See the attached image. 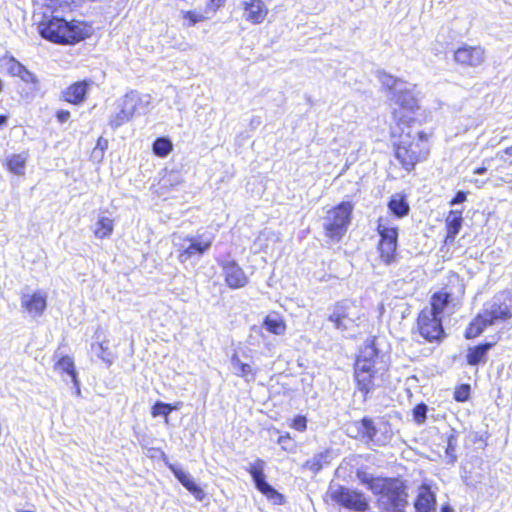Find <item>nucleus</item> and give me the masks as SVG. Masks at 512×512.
Wrapping results in <instances>:
<instances>
[{"mask_svg":"<svg viewBox=\"0 0 512 512\" xmlns=\"http://www.w3.org/2000/svg\"><path fill=\"white\" fill-rule=\"evenodd\" d=\"M353 204L349 201L342 202L330 209L323 219V228L326 237L338 242L345 235L351 221Z\"/></svg>","mask_w":512,"mask_h":512,"instance_id":"nucleus-5","label":"nucleus"},{"mask_svg":"<svg viewBox=\"0 0 512 512\" xmlns=\"http://www.w3.org/2000/svg\"><path fill=\"white\" fill-rule=\"evenodd\" d=\"M263 327L275 335H282L286 330L285 323L277 315H268L263 322Z\"/></svg>","mask_w":512,"mask_h":512,"instance_id":"nucleus-30","label":"nucleus"},{"mask_svg":"<svg viewBox=\"0 0 512 512\" xmlns=\"http://www.w3.org/2000/svg\"><path fill=\"white\" fill-rule=\"evenodd\" d=\"M470 395V386L468 384H462L454 392V399L458 402H465L468 400Z\"/></svg>","mask_w":512,"mask_h":512,"instance_id":"nucleus-43","label":"nucleus"},{"mask_svg":"<svg viewBox=\"0 0 512 512\" xmlns=\"http://www.w3.org/2000/svg\"><path fill=\"white\" fill-rule=\"evenodd\" d=\"M449 303V294L437 292L431 298V307L423 311H431L434 316L441 317L442 312Z\"/></svg>","mask_w":512,"mask_h":512,"instance_id":"nucleus-28","label":"nucleus"},{"mask_svg":"<svg viewBox=\"0 0 512 512\" xmlns=\"http://www.w3.org/2000/svg\"><path fill=\"white\" fill-rule=\"evenodd\" d=\"M243 17L252 24H260L268 14V8L262 0H249L243 2Z\"/></svg>","mask_w":512,"mask_h":512,"instance_id":"nucleus-17","label":"nucleus"},{"mask_svg":"<svg viewBox=\"0 0 512 512\" xmlns=\"http://www.w3.org/2000/svg\"><path fill=\"white\" fill-rule=\"evenodd\" d=\"M377 497L376 504L381 512H405L408 506L407 485L399 478H385L372 486Z\"/></svg>","mask_w":512,"mask_h":512,"instance_id":"nucleus-2","label":"nucleus"},{"mask_svg":"<svg viewBox=\"0 0 512 512\" xmlns=\"http://www.w3.org/2000/svg\"><path fill=\"white\" fill-rule=\"evenodd\" d=\"M113 232V221L108 217H101L95 226L94 234L97 238L103 239Z\"/></svg>","mask_w":512,"mask_h":512,"instance_id":"nucleus-34","label":"nucleus"},{"mask_svg":"<svg viewBox=\"0 0 512 512\" xmlns=\"http://www.w3.org/2000/svg\"><path fill=\"white\" fill-rule=\"evenodd\" d=\"M367 419L368 417H364L362 418L361 420L359 421H356V425L357 427L359 428V436H358V440L362 441L365 443V435H366V425L367 424Z\"/></svg>","mask_w":512,"mask_h":512,"instance_id":"nucleus-45","label":"nucleus"},{"mask_svg":"<svg viewBox=\"0 0 512 512\" xmlns=\"http://www.w3.org/2000/svg\"><path fill=\"white\" fill-rule=\"evenodd\" d=\"M21 305L33 316H40L46 308V295L40 291L29 294H22Z\"/></svg>","mask_w":512,"mask_h":512,"instance_id":"nucleus-19","label":"nucleus"},{"mask_svg":"<svg viewBox=\"0 0 512 512\" xmlns=\"http://www.w3.org/2000/svg\"><path fill=\"white\" fill-rule=\"evenodd\" d=\"M329 495L333 502L354 512H365L369 508V502L363 493L341 485L331 486Z\"/></svg>","mask_w":512,"mask_h":512,"instance_id":"nucleus-8","label":"nucleus"},{"mask_svg":"<svg viewBox=\"0 0 512 512\" xmlns=\"http://www.w3.org/2000/svg\"><path fill=\"white\" fill-rule=\"evenodd\" d=\"M185 19L190 21L191 25H195L197 22L201 20V16L197 15L195 12L188 11L184 15Z\"/></svg>","mask_w":512,"mask_h":512,"instance_id":"nucleus-49","label":"nucleus"},{"mask_svg":"<svg viewBox=\"0 0 512 512\" xmlns=\"http://www.w3.org/2000/svg\"><path fill=\"white\" fill-rule=\"evenodd\" d=\"M172 150V143L166 137H159L153 143V152L159 157H166Z\"/></svg>","mask_w":512,"mask_h":512,"instance_id":"nucleus-36","label":"nucleus"},{"mask_svg":"<svg viewBox=\"0 0 512 512\" xmlns=\"http://www.w3.org/2000/svg\"><path fill=\"white\" fill-rule=\"evenodd\" d=\"M463 223L462 211L451 210L446 218L447 235L445 242H453L459 233Z\"/></svg>","mask_w":512,"mask_h":512,"instance_id":"nucleus-24","label":"nucleus"},{"mask_svg":"<svg viewBox=\"0 0 512 512\" xmlns=\"http://www.w3.org/2000/svg\"><path fill=\"white\" fill-rule=\"evenodd\" d=\"M454 59L461 65L477 67L484 62V49L480 46L465 45L455 51Z\"/></svg>","mask_w":512,"mask_h":512,"instance_id":"nucleus-15","label":"nucleus"},{"mask_svg":"<svg viewBox=\"0 0 512 512\" xmlns=\"http://www.w3.org/2000/svg\"><path fill=\"white\" fill-rule=\"evenodd\" d=\"M226 0H211L212 9H218L225 3Z\"/></svg>","mask_w":512,"mask_h":512,"instance_id":"nucleus-53","label":"nucleus"},{"mask_svg":"<svg viewBox=\"0 0 512 512\" xmlns=\"http://www.w3.org/2000/svg\"><path fill=\"white\" fill-rule=\"evenodd\" d=\"M126 112L133 118L135 114H145L151 103V96L130 91L120 101Z\"/></svg>","mask_w":512,"mask_h":512,"instance_id":"nucleus-13","label":"nucleus"},{"mask_svg":"<svg viewBox=\"0 0 512 512\" xmlns=\"http://www.w3.org/2000/svg\"><path fill=\"white\" fill-rule=\"evenodd\" d=\"M57 119L60 123L66 122L70 117V112L67 110H60L57 112Z\"/></svg>","mask_w":512,"mask_h":512,"instance_id":"nucleus-50","label":"nucleus"},{"mask_svg":"<svg viewBox=\"0 0 512 512\" xmlns=\"http://www.w3.org/2000/svg\"><path fill=\"white\" fill-rule=\"evenodd\" d=\"M71 380H72L73 385H74V388H75V394H76L77 396H80V394H81V389H80V383H79V380H78L77 376H76V377H74V378H72Z\"/></svg>","mask_w":512,"mask_h":512,"instance_id":"nucleus-52","label":"nucleus"},{"mask_svg":"<svg viewBox=\"0 0 512 512\" xmlns=\"http://www.w3.org/2000/svg\"><path fill=\"white\" fill-rule=\"evenodd\" d=\"M419 334L428 342L441 341L445 337L441 317L434 316L431 311H421L417 318Z\"/></svg>","mask_w":512,"mask_h":512,"instance_id":"nucleus-10","label":"nucleus"},{"mask_svg":"<svg viewBox=\"0 0 512 512\" xmlns=\"http://www.w3.org/2000/svg\"><path fill=\"white\" fill-rule=\"evenodd\" d=\"M492 346V343L486 342L469 348L466 355L467 363L471 366L485 363L487 360V353Z\"/></svg>","mask_w":512,"mask_h":512,"instance_id":"nucleus-25","label":"nucleus"},{"mask_svg":"<svg viewBox=\"0 0 512 512\" xmlns=\"http://www.w3.org/2000/svg\"><path fill=\"white\" fill-rule=\"evenodd\" d=\"M441 512H452V509L449 506L442 507Z\"/></svg>","mask_w":512,"mask_h":512,"instance_id":"nucleus-57","label":"nucleus"},{"mask_svg":"<svg viewBox=\"0 0 512 512\" xmlns=\"http://www.w3.org/2000/svg\"><path fill=\"white\" fill-rule=\"evenodd\" d=\"M497 156L500 160L512 164V145L505 150L498 152Z\"/></svg>","mask_w":512,"mask_h":512,"instance_id":"nucleus-46","label":"nucleus"},{"mask_svg":"<svg viewBox=\"0 0 512 512\" xmlns=\"http://www.w3.org/2000/svg\"><path fill=\"white\" fill-rule=\"evenodd\" d=\"M89 83L87 81H80L70 85L64 92L63 98L65 101L72 104H79L84 101Z\"/></svg>","mask_w":512,"mask_h":512,"instance_id":"nucleus-23","label":"nucleus"},{"mask_svg":"<svg viewBox=\"0 0 512 512\" xmlns=\"http://www.w3.org/2000/svg\"><path fill=\"white\" fill-rule=\"evenodd\" d=\"M352 303L349 301H342L335 304L331 309L328 320L334 324V327L338 330H345L347 325L345 324L346 319H350L349 310L352 307Z\"/></svg>","mask_w":512,"mask_h":512,"instance_id":"nucleus-21","label":"nucleus"},{"mask_svg":"<svg viewBox=\"0 0 512 512\" xmlns=\"http://www.w3.org/2000/svg\"><path fill=\"white\" fill-rule=\"evenodd\" d=\"M7 71L11 76L19 77L25 83L36 84L37 78L34 73L30 72L23 64L11 57L7 64Z\"/></svg>","mask_w":512,"mask_h":512,"instance_id":"nucleus-22","label":"nucleus"},{"mask_svg":"<svg viewBox=\"0 0 512 512\" xmlns=\"http://www.w3.org/2000/svg\"><path fill=\"white\" fill-rule=\"evenodd\" d=\"M388 222V219L380 218L377 226L378 233L381 236L379 251L386 263H390L393 260L398 239V228L389 226Z\"/></svg>","mask_w":512,"mask_h":512,"instance_id":"nucleus-9","label":"nucleus"},{"mask_svg":"<svg viewBox=\"0 0 512 512\" xmlns=\"http://www.w3.org/2000/svg\"><path fill=\"white\" fill-rule=\"evenodd\" d=\"M366 425V435H365V443L366 444H374V445H377V446H382L385 444L386 442V438H382L378 435L379 433V429L377 428V426L375 425L373 419L369 418L367 419V424Z\"/></svg>","mask_w":512,"mask_h":512,"instance_id":"nucleus-29","label":"nucleus"},{"mask_svg":"<svg viewBox=\"0 0 512 512\" xmlns=\"http://www.w3.org/2000/svg\"><path fill=\"white\" fill-rule=\"evenodd\" d=\"M8 117L6 115H0V127L7 124Z\"/></svg>","mask_w":512,"mask_h":512,"instance_id":"nucleus-56","label":"nucleus"},{"mask_svg":"<svg viewBox=\"0 0 512 512\" xmlns=\"http://www.w3.org/2000/svg\"><path fill=\"white\" fill-rule=\"evenodd\" d=\"M214 238L215 236L211 232H203L181 238V242L175 243L178 251V260L181 263H185L193 257L202 256L211 248Z\"/></svg>","mask_w":512,"mask_h":512,"instance_id":"nucleus-7","label":"nucleus"},{"mask_svg":"<svg viewBox=\"0 0 512 512\" xmlns=\"http://www.w3.org/2000/svg\"><path fill=\"white\" fill-rule=\"evenodd\" d=\"M103 156H104V148H101L100 150L98 149V147H95L93 149V152H92V158L97 160V161H101L103 159Z\"/></svg>","mask_w":512,"mask_h":512,"instance_id":"nucleus-51","label":"nucleus"},{"mask_svg":"<svg viewBox=\"0 0 512 512\" xmlns=\"http://www.w3.org/2000/svg\"><path fill=\"white\" fill-rule=\"evenodd\" d=\"M265 462L258 458L254 463H251L247 471L251 475L255 487L269 499L277 500L282 499V495L275 490L267 481L264 474Z\"/></svg>","mask_w":512,"mask_h":512,"instance_id":"nucleus-12","label":"nucleus"},{"mask_svg":"<svg viewBox=\"0 0 512 512\" xmlns=\"http://www.w3.org/2000/svg\"><path fill=\"white\" fill-rule=\"evenodd\" d=\"M220 265L225 281L230 288L238 289L247 285L248 277L236 261L224 260Z\"/></svg>","mask_w":512,"mask_h":512,"instance_id":"nucleus-14","label":"nucleus"},{"mask_svg":"<svg viewBox=\"0 0 512 512\" xmlns=\"http://www.w3.org/2000/svg\"><path fill=\"white\" fill-rule=\"evenodd\" d=\"M482 315L489 325H494L500 321H506L512 317L509 305L501 302L497 297H495L489 306L484 309Z\"/></svg>","mask_w":512,"mask_h":512,"instance_id":"nucleus-16","label":"nucleus"},{"mask_svg":"<svg viewBox=\"0 0 512 512\" xmlns=\"http://www.w3.org/2000/svg\"><path fill=\"white\" fill-rule=\"evenodd\" d=\"M347 435L351 438L358 439L359 428L356 425V421L352 422L347 426Z\"/></svg>","mask_w":512,"mask_h":512,"instance_id":"nucleus-48","label":"nucleus"},{"mask_svg":"<svg viewBox=\"0 0 512 512\" xmlns=\"http://www.w3.org/2000/svg\"><path fill=\"white\" fill-rule=\"evenodd\" d=\"M379 80L390 92V100L399 105L402 109L413 112L418 108V101L413 93L414 85L401 79L381 73Z\"/></svg>","mask_w":512,"mask_h":512,"instance_id":"nucleus-6","label":"nucleus"},{"mask_svg":"<svg viewBox=\"0 0 512 512\" xmlns=\"http://www.w3.org/2000/svg\"><path fill=\"white\" fill-rule=\"evenodd\" d=\"M466 193L464 191H458L453 199L450 201V205L454 206L456 204H461L466 201Z\"/></svg>","mask_w":512,"mask_h":512,"instance_id":"nucleus-47","label":"nucleus"},{"mask_svg":"<svg viewBox=\"0 0 512 512\" xmlns=\"http://www.w3.org/2000/svg\"><path fill=\"white\" fill-rule=\"evenodd\" d=\"M27 157L25 154H14L8 160V168L16 175H23L25 172Z\"/></svg>","mask_w":512,"mask_h":512,"instance_id":"nucleus-33","label":"nucleus"},{"mask_svg":"<svg viewBox=\"0 0 512 512\" xmlns=\"http://www.w3.org/2000/svg\"><path fill=\"white\" fill-rule=\"evenodd\" d=\"M414 507L416 512H432L435 510L436 495L428 485L423 484L419 487Z\"/></svg>","mask_w":512,"mask_h":512,"instance_id":"nucleus-20","label":"nucleus"},{"mask_svg":"<svg viewBox=\"0 0 512 512\" xmlns=\"http://www.w3.org/2000/svg\"><path fill=\"white\" fill-rule=\"evenodd\" d=\"M231 367L236 376L242 377L248 382L255 380L256 370L250 364L242 362L237 353L231 357Z\"/></svg>","mask_w":512,"mask_h":512,"instance_id":"nucleus-26","label":"nucleus"},{"mask_svg":"<svg viewBox=\"0 0 512 512\" xmlns=\"http://www.w3.org/2000/svg\"><path fill=\"white\" fill-rule=\"evenodd\" d=\"M292 427L298 431H304L307 427V420L304 416H297L293 420Z\"/></svg>","mask_w":512,"mask_h":512,"instance_id":"nucleus-44","label":"nucleus"},{"mask_svg":"<svg viewBox=\"0 0 512 512\" xmlns=\"http://www.w3.org/2000/svg\"><path fill=\"white\" fill-rule=\"evenodd\" d=\"M388 209L397 218L405 217L410 211L409 204L401 194L392 195L388 202Z\"/></svg>","mask_w":512,"mask_h":512,"instance_id":"nucleus-27","label":"nucleus"},{"mask_svg":"<svg viewBox=\"0 0 512 512\" xmlns=\"http://www.w3.org/2000/svg\"><path fill=\"white\" fill-rule=\"evenodd\" d=\"M170 470L175 478L198 500L202 501L205 497L203 489L196 484L191 475L176 465H170Z\"/></svg>","mask_w":512,"mask_h":512,"instance_id":"nucleus-18","label":"nucleus"},{"mask_svg":"<svg viewBox=\"0 0 512 512\" xmlns=\"http://www.w3.org/2000/svg\"><path fill=\"white\" fill-rule=\"evenodd\" d=\"M40 35L57 44H75L91 34V27L79 21H67L64 18L43 15L38 25Z\"/></svg>","mask_w":512,"mask_h":512,"instance_id":"nucleus-1","label":"nucleus"},{"mask_svg":"<svg viewBox=\"0 0 512 512\" xmlns=\"http://www.w3.org/2000/svg\"><path fill=\"white\" fill-rule=\"evenodd\" d=\"M489 323L485 321V319L483 318V315L482 313L479 314L468 326V328L466 329V332H465V337L467 339H472V338H475L477 336H479L484 328L486 326H488Z\"/></svg>","mask_w":512,"mask_h":512,"instance_id":"nucleus-32","label":"nucleus"},{"mask_svg":"<svg viewBox=\"0 0 512 512\" xmlns=\"http://www.w3.org/2000/svg\"><path fill=\"white\" fill-rule=\"evenodd\" d=\"M177 406H173L172 404L164 403L162 401H157L152 407V416L157 417L163 415L165 417L166 423L168 422V415L176 410Z\"/></svg>","mask_w":512,"mask_h":512,"instance_id":"nucleus-38","label":"nucleus"},{"mask_svg":"<svg viewBox=\"0 0 512 512\" xmlns=\"http://www.w3.org/2000/svg\"><path fill=\"white\" fill-rule=\"evenodd\" d=\"M428 407L424 403L417 404L413 409V418L416 423L423 424L427 418Z\"/></svg>","mask_w":512,"mask_h":512,"instance_id":"nucleus-40","label":"nucleus"},{"mask_svg":"<svg viewBox=\"0 0 512 512\" xmlns=\"http://www.w3.org/2000/svg\"><path fill=\"white\" fill-rule=\"evenodd\" d=\"M55 369L67 373L71 379L77 376L74 361L69 356H61L55 363Z\"/></svg>","mask_w":512,"mask_h":512,"instance_id":"nucleus-35","label":"nucleus"},{"mask_svg":"<svg viewBox=\"0 0 512 512\" xmlns=\"http://www.w3.org/2000/svg\"><path fill=\"white\" fill-rule=\"evenodd\" d=\"M486 171H487L486 167H479V168L474 170V173L478 174V175H482V174H485Z\"/></svg>","mask_w":512,"mask_h":512,"instance_id":"nucleus-55","label":"nucleus"},{"mask_svg":"<svg viewBox=\"0 0 512 512\" xmlns=\"http://www.w3.org/2000/svg\"><path fill=\"white\" fill-rule=\"evenodd\" d=\"M394 154L401 166L407 172H411L416 164L425 160L429 154L426 134L418 132L417 136H401L399 143L395 145Z\"/></svg>","mask_w":512,"mask_h":512,"instance_id":"nucleus-3","label":"nucleus"},{"mask_svg":"<svg viewBox=\"0 0 512 512\" xmlns=\"http://www.w3.org/2000/svg\"><path fill=\"white\" fill-rule=\"evenodd\" d=\"M357 477L359 479V481L366 485L367 488L372 492V486L374 485V483H376L377 481H384L385 478H381V477H374L366 472H358L357 473Z\"/></svg>","mask_w":512,"mask_h":512,"instance_id":"nucleus-41","label":"nucleus"},{"mask_svg":"<svg viewBox=\"0 0 512 512\" xmlns=\"http://www.w3.org/2000/svg\"><path fill=\"white\" fill-rule=\"evenodd\" d=\"M458 444V438L455 434L451 433L447 437L446 456L449 459L448 463L453 465L457 460L456 447Z\"/></svg>","mask_w":512,"mask_h":512,"instance_id":"nucleus-39","label":"nucleus"},{"mask_svg":"<svg viewBox=\"0 0 512 512\" xmlns=\"http://www.w3.org/2000/svg\"><path fill=\"white\" fill-rule=\"evenodd\" d=\"M118 106L120 108L119 112H117L115 115H112L109 120V125L112 128H118L132 119V117L126 112V109L120 102Z\"/></svg>","mask_w":512,"mask_h":512,"instance_id":"nucleus-37","label":"nucleus"},{"mask_svg":"<svg viewBox=\"0 0 512 512\" xmlns=\"http://www.w3.org/2000/svg\"><path fill=\"white\" fill-rule=\"evenodd\" d=\"M96 147H98V149H99V150H100L101 148H104V150H105V149H106V147H107V141L105 140V141H103V142H102V139L100 138V139L98 140V142H97Z\"/></svg>","mask_w":512,"mask_h":512,"instance_id":"nucleus-54","label":"nucleus"},{"mask_svg":"<svg viewBox=\"0 0 512 512\" xmlns=\"http://www.w3.org/2000/svg\"><path fill=\"white\" fill-rule=\"evenodd\" d=\"M377 350L374 346H366L358 355L354 365V378L358 389L364 393V398L373 391L375 370V358Z\"/></svg>","mask_w":512,"mask_h":512,"instance_id":"nucleus-4","label":"nucleus"},{"mask_svg":"<svg viewBox=\"0 0 512 512\" xmlns=\"http://www.w3.org/2000/svg\"><path fill=\"white\" fill-rule=\"evenodd\" d=\"M265 462L258 458L254 463H251L247 471L251 475L255 487L269 499L277 500L282 499V495L275 490L267 481L264 474Z\"/></svg>","mask_w":512,"mask_h":512,"instance_id":"nucleus-11","label":"nucleus"},{"mask_svg":"<svg viewBox=\"0 0 512 512\" xmlns=\"http://www.w3.org/2000/svg\"><path fill=\"white\" fill-rule=\"evenodd\" d=\"M181 182H182V180L180 178V175L178 173L172 172L162 178L160 185H161V188L164 189V188H168L170 186L172 187L174 185L180 184Z\"/></svg>","mask_w":512,"mask_h":512,"instance_id":"nucleus-42","label":"nucleus"},{"mask_svg":"<svg viewBox=\"0 0 512 512\" xmlns=\"http://www.w3.org/2000/svg\"><path fill=\"white\" fill-rule=\"evenodd\" d=\"M329 463V452H321L314 455L312 458L305 462L304 467L317 474L324 465Z\"/></svg>","mask_w":512,"mask_h":512,"instance_id":"nucleus-31","label":"nucleus"}]
</instances>
